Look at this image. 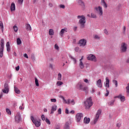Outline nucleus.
Listing matches in <instances>:
<instances>
[{"label":"nucleus","instance_id":"nucleus-1","mask_svg":"<svg viewBox=\"0 0 129 129\" xmlns=\"http://www.w3.org/2000/svg\"><path fill=\"white\" fill-rule=\"evenodd\" d=\"M77 19L78 20L80 19L79 22L80 27L82 29H84V28H85V23H86V18H85L83 15H79L77 16Z\"/></svg>","mask_w":129,"mask_h":129},{"label":"nucleus","instance_id":"nucleus-2","mask_svg":"<svg viewBox=\"0 0 129 129\" xmlns=\"http://www.w3.org/2000/svg\"><path fill=\"white\" fill-rule=\"evenodd\" d=\"M92 105H93V102H92L91 97H90L88 98L85 102V107L86 109H89Z\"/></svg>","mask_w":129,"mask_h":129},{"label":"nucleus","instance_id":"nucleus-3","mask_svg":"<svg viewBox=\"0 0 129 129\" xmlns=\"http://www.w3.org/2000/svg\"><path fill=\"white\" fill-rule=\"evenodd\" d=\"M30 119H31L32 122H33L36 127H39L41 125V120L40 119L34 118L33 116H31Z\"/></svg>","mask_w":129,"mask_h":129},{"label":"nucleus","instance_id":"nucleus-4","mask_svg":"<svg viewBox=\"0 0 129 129\" xmlns=\"http://www.w3.org/2000/svg\"><path fill=\"white\" fill-rule=\"evenodd\" d=\"M5 46V41L4 39H1V48H0V57L3 58L4 56V48Z\"/></svg>","mask_w":129,"mask_h":129},{"label":"nucleus","instance_id":"nucleus-5","mask_svg":"<svg viewBox=\"0 0 129 129\" xmlns=\"http://www.w3.org/2000/svg\"><path fill=\"white\" fill-rule=\"evenodd\" d=\"M87 59L88 60H89L90 61H92L93 62H96L97 61V58H96V56L92 54H90L88 56Z\"/></svg>","mask_w":129,"mask_h":129},{"label":"nucleus","instance_id":"nucleus-6","mask_svg":"<svg viewBox=\"0 0 129 129\" xmlns=\"http://www.w3.org/2000/svg\"><path fill=\"white\" fill-rule=\"evenodd\" d=\"M95 10L99 15V17H101L103 15V11L102 10V7L100 6H98V7H96Z\"/></svg>","mask_w":129,"mask_h":129},{"label":"nucleus","instance_id":"nucleus-7","mask_svg":"<svg viewBox=\"0 0 129 129\" xmlns=\"http://www.w3.org/2000/svg\"><path fill=\"white\" fill-rule=\"evenodd\" d=\"M86 43H87L86 39L83 38L79 40L78 44L80 47H85V46H86Z\"/></svg>","mask_w":129,"mask_h":129},{"label":"nucleus","instance_id":"nucleus-8","mask_svg":"<svg viewBox=\"0 0 129 129\" xmlns=\"http://www.w3.org/2000/svg\"><path fill=\"white\" fill-rule=\"evenodd\" d=\"M3 93L8 94L9 91H10V88L9 87V84L5 83L4 85V88L2 90Z\"/></svg>","mask_w":129,"mask_h":129},{"label":"nucleus","instance_id":"nucleus-9","mask_svg":"<svg viewBox=\"0 0 129 129\" xmlns=\"http://www.w3.org/2000/svg\"><path fill=\"white\" fill-rule=\"evenodd\" d=\"M126 50H127V44L124 42L122 43L121 45V52H126Z\"/></svg>","mask_w":129,"mask_h":129},{"label":"nucleus","instance_id":"nucleus-10","mask_svg":"<svg viewBox=\"0 0 129 129\" xmlns=\"http://www.w3.org/2000/svg\"><path fill=\"white\" fill-rule=\"evenodd\" d=\"M76 118L77 122H79L80 120L83 118V114L82 113H78L76 115Z\"/></svg>","mask_w":129,"mask_h":129},{"label":"nucleus","instance_id":"nucleus-11","mask_svg":"<svg viewBox=\"0 0 129 129\" xmlns=\"http://www.w3.org/2000/svg\"><path fill=\"white\" fill-rule=\"evenodd\" d=\"M101 114V109H99L96 114V116L94 120V123H96V122H97V121L99 118V115H100Z\"/></svg>","mask_w":129,"mask_h":129},{"label":"nucleus","instance_id":"nucleus-12","mask_svg":"<svg viewBox=\"0 0 129 129\" xmlns=\"http://www.w3.org/2000/svg\"><path fill=\"white\" fill-rule=\"evenodd\" d=\"M15 120L16 122H20L21 121V114L19 113H17L15 117Z\"/></svg>","mask_w":129,"mask_h":129},{"label":"nucleus","instance_id":"nucleus-13","mask_svg":"<svg viewBox=\"0 0 129 129\" xmlns=\"http://www.w3.org/2000/svg\"><path fill=\"white\" fill-rule=\"evenodd\" d=\"M76 88H77V89H78L79 90H82V89H83V85L82 84V83H81V82L78 83L76 86Z\"/></svg>","mask_w":129,"mask_h":129},{"label":"nucleus","instance_id":"nucleus-14","mask_svg":"<svg viewBox=\"0 0 129 129\" xmlns=\"http://www.w3.org/2000/svg\"><path fill=\"white\" fill-rule=\"evenodd\" d=\"M109 79L108 77H106L105 78V82H104V86L105 87H107V88H109Z\"/></svg>","mask_w":129,"mask_h":129},{"label":"nucleus","instance_id":"nucleus-15","mask_svg":"<svg viewBox=\"0 0 129 129\" xmlns=\"http://www.w3.org/2000/svg\"><path fill=\"white\" fill-rule=\"evenodd\" d=\"M96 84L97 87H99V88H102V83L101 79H99L98 81H97L96 82Z\"/></svg>","mask_w":129,"mask_h":129},{"label":"nucleus","instance_id":"nucleus-16","mask_svg":"<svg viewBox=\"0 0 129 129\" xmlns=\"http://www.w3.org/2000/svg\"><path fill=\"white\" fill-rule=\"evenodd\" d=\"M117 97L120 100V101L121 102H124V101H125V97H124V96H122L121 94L119 95L118 96H117Z\"/></svg>","mask_w":129,"mask_h":129},{"label":"nucleus","instance_id":"nucleus-17","mask_svg":"<svg viewBox=\"0 0 129 129\" xmlns=\"http://www.w3.org/2000/svg\"><path fill=\"white\" fill-rule=\"evenodd\" d=\"M55 110H57V105H54L51 107V110L50 112V114H53L55 112Z\"/></svg>","mask_w":129,"mask_h":129},{"label":"nucleus","instance_id":"nucleus-18","mask_svg":"<svg viewBox=\"0 0 129 129\" xmlns=\"http://www.w3.org/2000/svg\"><path fill=\"white\" fill-rule=\"evenodd\" d=\"M77 2L78 4H79V5L81 6L82 8H83V9H84V8H85V5L84 4V2H83L82 1L77 0Z\"/></svg>","mask_w":129,"mask_h":129},{"label":"nucleus","instance_id":"nucleus-19","mask_svg":"<svg viewBox=\"0 0 129 129\" xmlns=\"http://www.w3.org/2000/svg\"><path fill=\"white\" fill-rule=\"evenodd\" d=\"M101 5L103 7L104 9H107V4H106V3H105V1L104 0L101 1Z\"/></svg>","mask_w":129,"mask_h":129},{"label":"nucleus","instance_id":"nucleus-20","mask_svg":"<svg viewBox=\"0 0 129 129\" xmlns=\"http://www.w3.org/2000/svg\"><path fill=\"white\" fill-rule=\"evenodd\" d=\"M10 9H11V12H13V11H15L16 10V5H15L14 3H12L11 4Z\"/></svg>","mask_w":129,"mask_h":129},{"label":"nucleus","instance_id":"nucleus-21","mask_svg":"<svg viewBox=\"0 0 129 129\" xmlns=\"http://www.w3.org/2000/svg\"><path fill=\"white\" fill-rule=\"evenodd\" d=\"M90 122V118H87L85 117L84 119V123H85V124H88L89 122Z\"/></svg>","mask_w":129,"mask_h":129},{"label":"nucleus","instance_id":"nucleus-22","mask_svg":"<svg viewBox=\"0 0 129 129\" xmlns=\"http://www.w3.org/2000/svg\"><path fill=\"white\" fill-rule=\"evenodd\" d=\"M7 51L10 52L11 51V45H10V42H8L6 44Z\"/></svg>","mask_w":129,"mask_h":129},{"label":"nucleus","instance_id":"nucleus-23","mask_svg":"<svg viewBox=\"0 0 129 129\" xmlns=\"http://www.w3.org/2000/svg\"><path fill=\"white\" fill-rule=\"evenodd\" d=\"M65 32H67L68 31L65 29H62L59 33L60 36H61V37H63V35H64V33H65Z\"/></svg>","mask_w":129,"mask_h":129},{"label":"nucleus","instance_id":"nucleus-24","mask_svg":"<svg viewBox=\"0 0 129 129\" xmlns=\"http://www.w3.org/2000/svg\"><path fill=\"white\" fill-rule=\"evenodd\" d=\"M82 90L83 91H85L86 92V93H87L88 92V91H89L88 87H87V86L83 87Z\"/></svg>","mask_w":129,"mask_h":129},{"label":"nucleus","instance_id":"nucleus-25","mask_svg":"<svg viewBox=\"0 0 129 129\" xmlns=\"http://www.w3.org/2000/svg\"><path fill=\"white\" fill-rule=\"evenodd\" d=\"M26 27V30H27V31H32V27H31V25L29 24H27Z\"/></svg>","mask_w":129,"mask_h":129},{"label":"nucleus","instance_id":"nucleus-26","mask_svg":"<svg viewBox=\"0 0 129 129\" xmlns=\"http://www.w3.org/2000/svg\"><path fill=\"white\" fill-rule=\"evenodd\" d=\"M126 93L127 96H129V83L127 84V86L126 87Z\"/></svg>","mask_w":129,"mask_h":129},{"label":"nucleus","instance_id":"nucleus-27","mask_svg":"<svg viewBox=\"0 0 129 129\" xmlns=\"http://www.w3.org/2000/svg\"><path fill=\"white\" fill-rule=\"evenodd\" d=\"M62 99L67 104H70V99H68V100H66V99L63 97Z\"/></svg>","mask_w":129,"mask_h":129},{"label":"nucleus","instance_id":"nucleus-28","mask_svg":"<svg viewBox=\"0 0 129 129\" xmlns=\"http://www.w3.org/2000/svg\"><path fill=\"white\" fill-rule=\"evenodd\" d=\"M14 89H15V92L17 94H20V93H21V91H20V90H19V89H18V88L15 87Z\"/></svg>","mask_w":129,"mask_h":129},{"label":"nucleus","instance_id":"nucleus-29","mask_svg":"<svg viewBox=\"0 0 129 129\" xmlns=\"http://www.w3.org/2000/svg\"><path fill=\"white\" fill-rule=\"evenodd\" d=\"M49 35L50 36H53L54 35V30L52 29L49 30Z\"/></svg>","mask_w":129,"mask_h":129},{"label":"nucleus","instance_id":"nucleus-30","mask_svg":"<svg viewBox=\"0 0 129 129\" xmlns=\"http://www.w3.org/2000/svg\"><path fill=\"white\" fill-rule=\"evenodd\" d=\"M79 66L81 69H83V68H84V64H83L82 61H80Z\"/></svg>","mask_w":129,"mask_h":129},{"label":"nucleus","instance_id":"nucleus-31","mask_svg":"<svg viewBox=\"0 0 129 129\" xmlns=\"http://www.w3.org/2000/svg\"><path fill=\"white\" fill-rule=\"evenodd\" d=\"M0 27L2 32H4V24L3 21H0Z\"/></svg>","mask_w":129,"mask_h":129},{"label":"nucleus","instance_id":"nucleus-32","mask_svg":"<svg viewBox=\"0 0 129 129\" xmlns=\"http://www.w3.org/2000/svg\"><path fill=\"white\" fill-rule=\"evenodd\" d=\"M63 82H61V81H57L56 83V85L57 86H61V85H63Z\"/></svg>","mask_w":129,"mask_h":129},{"label":"nucleus","instance_id":"nucleus-33","mask_svg":"<svg viewBox=\"0 0 129 129\" xmlns=\"http://www.w3.org/2000/svg\"><path fill=\"white\" fill-rule=\"evenodd\" d=\"M112 82H113V84L115 85V87H117V86H118V83H117V81H116V80H112Z\"/></svg>","mask_w":129,"mask_h":129},{"label":"nucleus","instance_id":"nucleus-34","mask_svg":"<svg viewBox=\"0 0 129 129\" xmlns=\"http://www.w3.org/2000/svg\"><path fill=\"white\" fill-rule=\"evenodd\" d=\"M17 45H21V44H22V40H21V39L17 38Z\"/></svg>","mask_w":129,"mask_h":129},{"label":"nucleus","instance_id":"nucleus-35","mask_svg":"<svg viewBox=\"0 0 129 129\" xmlns=\"http://www.w3.org/2000/svg\"><path fill=\"white\" fill-rule=\"evenodd\" d=\"M57 80H62V75L61 73H58Z\"/></svg>","mask_w":129,"mask_h":129},{"label":"nucleus","instance_id":"nucleus-36","mask_svg":"<svg viewBox=\"0 0 129 129\" xmlns=\"http://www.w3.org/2000/svg\"><path fill=\"white\" fill-rule=\"evenodd\" d=\"M108 105L112 106L114 104V100H111V101L108 103Z\"/></svg>","mask_w":129,"mask_h":129},{"label":"nucleus","instance_id":"nucleus-37","mask_svg":"<svg viewBox=\"0 0 129 129\" xmlns=\"http://www.w3.org/2000/svg\"><path fill=\"white\" fill-rule=\"evenodd\" d=\"M91 17L93 19H96V18H97V17L96 16V15L94 14V13L91 14Z\"/></svg>","mask_w":129,"mask_h":129},{"label":"nucleus","instance_id":"nucleus-38","mask_svg":"<svg viewBox=\"0 0 129 129\" xmlns=\"http://www.w3.org/2000/svg\"><path fill=\"white\" fill-rule=\"evenodd\" d=\"M6 112H7L8 114H9L10 115L12 114V112L9 108H6Z\"/></svg>","mask_w":129,"mask_h":129},{"label":"nucleus","instance_id":"nucleus-39","mask_svg":"<svg viewBox=\"0 0 129 129\" xmlns=\"http://www.w3.org/2000/svg\"><path fill=\"white\" fill-rule=\"evenodd\" d=\"M71 59H72V60H73V61L74 62V64H76V63H77V60L75 58L71 56Z\"/></svg>","mask_w":129,"mask_h":129},{"label":"nucleus","instance_id":"nucleus-40","mask_svg":"<svg viewBox=\"0 0 129 129\" xmlns=\"http://www.w3.org/2000/svg\"><path fill=\"white\" fill-rule=\"evenodd\" d=\"M94 39H95L96 40H99L100 39V37L97 35H95L94 36Z\"/></svg>","mask_w":129,"mask_h":129},{"label":"nucleus","instance_id":"nucleus-41","mask_svg":"<svg viewBox=\"0 0 129 129\" xmlns=\"http://www.w3.org/2000/svg\"><path fill=\"white\" fill-rule=\"evenodd\" d=\"M35 82L36 86H39V82L37 79V78H35Z\"/></svg>","mask_w":129,"mask_h":129},{"label":"nucleus","instance_id":"nucleus-42","mask_svg":"<svg viewBox=\"0 0 129 129\" xmlns=\"http://www.w3.org/2000/svg\"><path fill=\"white\" fill-rule=\"evenodd\" d=\"M70 104H72V105H74V104H75V101L74 99H72V100H70Z\"/></svg>","mask_w":129,"mask_h":129},{"label":"nucleus","instance_id":"nucleus-43","mask_svg":"<svg viewBox=\"0 0 129 129\" xmlns=\"http://www.w3.org/2000/svg\"><path fill=\"white\" fill-rule=\"evenodd\" d=\"M13 29H14V31L15 32V33H17V32H18V27H17L16 25H15L13 27Z\"/></svg>","mask_w":129,"mask_h":129},{"label":"nucleus","instance_id":"nucleus-44","mask_svg":"<svg viewBox=\"0 0 129 129\" xmlns=\"http://www.w3.org/2000/svg\"><path fill=\"white\" fill-rule=\"evenodd\" d=\"M65 129H69V124L68 123H66L64 125Z\"/></svg>","mask_w":129,"mask_h":129},{"label":"nucleus","instance_id":"nucleus-45","mask_svg":"<svg viewBox=\"0 0 129 129\" xmlns=\"http://www.w3.org/2000/svg\"><path fill=\"white\" fill-rule=\"evenodd\" d=\"M31 58L33 61L36 60V57H35V55L33 54H31Z\"/></svg>","mask_w":129,"mask_h":129},{"label":"nucleus","instance_id":"nucleus-46","mask_svg":"<svg viewBox=\"0 0 129 129\" xmlns=\"http://www.w3.org/2000/svg\"><path fill=\"white\" fill-rule=\"evenodd\" d=\"M45 121L46 122V123H47V124H51V122L50 121V120H49V119H45Z\"/></svg>","mask_w":129,"mask_h":129},{"label":"nucleus","instance_id":"nucleus-47","mask_svg":"<svg viewBox=\"0 0 129 129\" xmlns=\"http://www.w3.org/2000/svg\"><path fill=\"white\" fill-rule=\"evenodd\" d=\"M62 112V110H61V108H59L58 110H57V112L58 114H61Z\"/></svg>","mask_w":129,"mask_h":129},{"label":"nucleus","instance_id":"nucleus-48","mask_svg":"<svg viewBox=\"0 0 129 129\" xmlns=\"http://www.w3.org/2000/svg\"><path fill=\"white\" fill-rule=\"evenodd\" d=\"M104 33L106 34V35H108V31H107V30L106 29L104 30Z\"/></svg>","mask_w":129,"mask_h":129},{"label":"nucleus","instance_id":"nucleus-49","mask_svg":"<svg viewBox=\"0 0 129 129\" xmlns=\"http://www.w3.org/2000/svg\"><path fill=\"white\" fill-rule=\"evenodd\" d=\"M84 81L85 83H89V81L87 79H84Z\"/></svg>","mask_w":129,"mask_h":129},{"label":"nucleus","instance_id":"nucleus-50","mask_svg":"<svg viewBox=\"0 0 129 129\" xmlns=\"http://www.w3.org/2000/svg\"><path fill=\"white\" fill-rule=\"evenodd\" d=\"M54 48H55V49H56V50H59V46L57 44L55 45Z\"/></svg>","mask_w":129,"mask_h":129},{"label":"nucleus","instance_id":"nucleus-51","mask_svg":"<svg viewBox=\"0 0 129 129\" xmlns=\"http://www.w3.org/2000/svg\"><path fill=\"white\" fill-rule=\"evenodd\" d=\"M59 8H60L61 9H65V5H60L59 6Z\"/></svg>","mask_w":129,"mask_h":129},{"label":"nucleus","instance_id":"nucleus-52","mask_svg":"<svg viewBox=\"0 0 129 129\" xmlns=\"http://www.w3.org/2000/svg\"><path fill=\"white\" fill-rule=\"evenodd\" d=\"M75 51H76V52H78L79 51V47H76L75 48Z\"/></svg>","mask_w":129,"mask_h":129},{"label":"nucleus","instance_id":"nucleus-53","mask_svg":"<svg viewBox=\"0 0 129 129\" xmlns=\"http://www.w3.org/2000/svg\"><path fill=\"white\" fill-rule=\"evenodd\" d=\"M15 69L16 71H19L20 70V66H18L17 67H16Z\"/></svg>","mask_w":129,"mask_h":129},{"label":"nucleus","instance_id":"nucleus-54","mask_svg":"<svg viewBox=\"0 0 129 129\" xmlns=\"http://www.w3.org/2000/svg\"><path fill=\"white\" fill-rule=\"evenodd\" d=\"M41 119H42V120H45V115H42V116H41Z\"/></svg>","mask_w":129,"mask_h":129},{"label":"nucleus","instance_id":"nucleus-55","mask_svg":"<svg viewBox=\"0 0 129 129\" xmlns=\"http://www.w3.org/2000/svg\"><path fill=\"white\" fill-rule=\"evenodd\" d=\"M24 57H25V58H27V59H28V58H29V56H28V54H27V53H25L24 54Z\"/></svg>","mask_w":129,"mask_h":129},{"label":"nucleus","instance_id":"nucleus-56","mask_svg":"<svg viewBox=\"0 0 129 129\" xmlns=\"http://www.w3.org/2000/svg\"><path fill=\"white\" fill-rule=\"evenodd\" d=\"M65 113H67V114H69V110H68L67 108L66 109Z\"/></svg>","mask_w":129,"mask_h":129},{"label":"nucleus","instance_id":"nucleus-57","mask_svg":"<svg viewBox=\"0 0 129 129\" xmlns=\"http://www.w3.org/2000/svg\"><path fill=\"white\" fill-rule=\"evenodd\" d=\"M51 102H56V99H51Z\"/></svg>","mask_w":129,"mask_h":129},{"label":"nucleus","instance_id":"nucleus-58","mask_svg":"<svg viewBox=\"0 0 129 129\" xmlns=\"http://www.w3.org/2000/svg\"><path fill=\"white\" fill-rule=\"evenodd\" d=\"M23 2H24V0H18L19 4H23Z\"/></svg>","mask_w":129,"mask_h":129},{"label":"nucleus","instance_id":"nucleus-59","mask_svg":"<svg viewBox=\"0 0 129 129\" xmlns=\"http://www.w3.org/2000/svg\"><path fill=\"white\" fill-rule=\"evenodd\" d=\"M91 93H94V92H95V90L94 89V88H92V90L91 91Z\"/></svg>","mask_w":129,"mask_h":129},{"label":"nucleus","instance_id":"nucleus-60","mask_svg":"<svg viewBox=\"0 0 129 129\" xmlns=\"http://www.w3.org/2000/svg\"><path fill=\"white\" fill-rule=\"evenodd\" d=\"M121 125V123H117L116 124V126H117L118 127H120Z\"/></svg>","mask_w":129,"mask_h":129},{"label":"nucleus","instance_id":"nucleus-61","mask_svg":"<svg viewBox=\"0 0 129 129\" xmlns=\"http://www.w3.org/2000/svg\"><path fill=\"white\" fill-rule=\"evenodd\" d=\"M70 113H72V114H74V113H75V111L73 110L70 112Z\"/></svg>","mask_w":129,"mask_h":129},{"label":"nucleus","instance_id":"nucleus-62","mask_svg":"<svg viewBox=\"0 0 129 129\" xmlns=\"http://www.w3.org/2000/svg\"><path fill=\"white\" fill-rule=\"evenodd\" d=\"M24 107H23V106H20L19 107V109H21V110H23V109H24Z\"/></svg>","mask_w":129,"mask_h":129},{"label":"nucleus","instance_id":"nucleus-63","mask_svg":"<svg viewBox=\"0 0 129 129\" xmlns=\"http://www.w3.org/2000/svg\"><path fill=\"white\" fill-rule=\"evenodd\" d=\"M73 44H76V39H73Z\"/></svg>","mask_w":129,"mask_h":129},{"label":"nucleus","instance_id":"nucleus-64","mask_svg":"<svg viewBox=\"0 0 129 129\" xmlns=\"http://www.w3.org/2000/svg\"><path fill=\"white\" fill-rule=\"evenodd\" d=\"M126 63H128L129 64V57H128V58L126 59Z\"/></svg>","mask_w":129,"mask_h":129}]
</instances>
